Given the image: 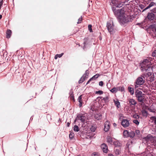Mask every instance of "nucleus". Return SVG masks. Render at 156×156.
I'll return each mask as SVG.
<instances>
[{
	"mask_svg": "<svg viewBox=\"0 0 156 156\" xmlns=\"http://www.w3.org/2000/svg\"><path fill=\"white\" fill-rule=\"evenodd\" d=\"M135 94L138 101L141 103L143 102L144 97V94H143L142 92L138 89L136 91Z\"/></svg>",
	"mask_w": 156,
	"mask_h": 156,
	"instance_id": "7ed1b4c3",
	"label": "nucleus"
},
{
	"mask_svg": "<svg viewBox=\"0 0 156 156\" xmlns=\"http://www.w3.org/2000/svg\"><path fill=\"white\" fill-rule=\"evenodd\" d=\"M129 102L130 105H135L136 104V101L133 99H130L129 100Z\"/></svg>",
	"mask_w": 156,
	"mask_h": 156,
	"instance_id": "ddd939ff",
	"label": "nucleus"
},
{
	"mask_svg": "<svg viewBox=\"0 0 156 156\" xmlns=\"http://www.w3.org/2000/svg\"><path fill=\"white\" fill-rule=\"evenodd\" d=\"M154 144V146H156V139H154L153 141Z\"/></svg>",
	"mask_w": 156,
	"mask_h": 156,
	"instance_id": "79ce46f5",
	"label": "nucleus"
},
{
	"mask_svg": "<svg viewBox=\"0 0 156 156\" xmlns=\"http://www.w3.org/2000/svg\"><path fill=\"white\" fill-rule=\"evenodd\" d=\"M82 20V18L81 17H80L79 19L78 20V22H77V24H79L81 22Z\"/></svg>",
	"mask_w": 156,
	"mask_h": 156,
	"instance_id": "72a5a7b5",
	"label": "nucleus"
},
{
	"mask_svg": "<svg viewBox=\"0 0 156 156\" xmlns=\"http://www.w3.org/2000/svg\"><path fill=\"white\" fill-rule=\"evenodd\" d=\"M73 130L76 132H78L79 129L78 126L75 125L73 127Z\"/></svg>",
	"mask_w": 156,
	"mask_h": 156,
	"instance_id": "393cba45",
	"label": "nucleus"
},
{
	"mask_svg": "<svg viewBox=\"0 0 156 156\" xmlns=\"http://www.w3.org/2000/svg\"><path fill=\"white\" fill-rule=\"evenodd\" d=\"M108 156H114V155L111 154H108Z\"/></svg>",
	"mask_w": 156,
	"mask_h": 156,
	"instance_id": "a18cd8bd",
	"label": "nucleus"
},
{
	"mask_svg": "<svg viewBox=\"0 0 156 156\" xmlns=\"http://www.w3.org/2000/svg\"><path fill=\"white\" fill-rule=\"evenodd\" d=\"M92 80V79L91 78L87 82V84H88Z\"/></svg>",
	"mask_w": 156,
	"mask_h": 156,
	"instance_id": "37998d69",
	"label": "nucleus"
},
{
	"mask_svg": "<svg viewBox=\"0 0 156 156\" xmlns=\"http://www.w3.org/2000/svg\"><path fill=\"white\" fill-rule=\"evenodd\" d=\"M133 122L136 125H138L139 124V122L136 119H134L133 121Z\"/></svg>",
	"mask_w": 156,
	"mask_h": 156,
	"instance_id": "c756f323",
	"label": "nucleus"
},
{
	"mask_svg": "<svg viewBox=\"0 0 156 156\" xmlns=\"http://www.w3.org/2000/svg\"><path fill=\"white\" fill-rule=\"evenodd\" d=\"M69 125H70V124H69V122H67V126L68 127H69Z\"/></svg>",
	"mask_w": 156,
	"mask_h": 156,
	"instance_id": "49530a36",
	"label": "nucleus"
},
{
	"mask_svg": "<svg viewBox=\"0 0 156 156\" xmlns=\"http://www.w3.org/2000/svg\"><path fill=\"white\" fill-rule=\"evenodd\" d=\"M128 89L129 92L130 93L131 95H133L134 93L133 88L132 87H128Z\"/></svg>",
	"mask_w": 156,
	"mask_h": 156,
	"instance_id": "4be33fe9",
	"label": "nucleus"
},
{
	"mask_svg": "<svg viewBox=\"0 0 156 156\" xmlns=\"http://www.w3.org/2000/svg\"><path fill=\"white\" fill-rule=\"evenodd\" d=\"M74 136V134L73 132H71L69 135V137L70 139H73Z\"/></svg>",
	"mask_w": 156,
	"mask_h": 156,
	"instance_id": "c85d7f7f",
	"label": "nucleus"
},
{
	"mask_svg": "<svg viewBox=\"0 0 156 156\" xmlns=\"http://www.w3.org/2000/svg\"><path fill=\"white\" fill-rule=\"evenodd\" d=\"M95 118L97 120L101 119L102 118V115L100 114H97L95 115Z\"/></svg>",
	"mask_w": 156,
	"mask_h": 156,
	"instance_id": "aec40b11",
	"label": "nucleus"
},
{
	"mask_svg": "<svg viewBox=\"0 0 156 156\" xmlns=\"http://www.w3.org/2000/svg\"><path fill=\"white\" fill-rule=\"evenodd\" d=\"M82 95H80L78 98V101L80 103V104L79 105L80 106V107L82 105Z\"/></svg>",
	"mask_w": 156,
	"mask_h": 156,
	"instance_id": "412c9836",
	"label": "nucleus"
},
{
	"mask_svg": "<svg viewBox=\"0 0 156 156\" xmlns=\"http://www.w3.org/2000/svg\"><path fill=\"white\" fill-rule=\"evenodd\" d=\"M113 125H114V126H116V124L115 123H114L113 124Z\"/></svg>",
	"mask_w": 156,
	"mask_h": 156,
	"instance_id": "de8ad7c7",
	"label": "nucleus"
},
{
	"mask_svg": "<svg viewBox=\"0 0 156 156\" xmlns=\"http://www.w3.org/2000/svg\"><path fill=\"white\" fill-rule=\"evenodd\" d=\"M101 147L104 152L106 153L108 152V147L105 144H101Z\"/></svg>",
	"mask_w": 156,
	"mask_h": 156,
	"instance_id": "9b49d317",
	"label": "nucleus"
},
{
	"mask_svg": "<svg viewBox=\"0 0 156 156\" xmlns=\"http://www.w3.org/2000/svg\"><path fill=\"white\" fill-rule=\"evenodd\" d=\"M93 154L94 155H95V154Z\"/></svg>",
	"mask_w": 156,
	"mask_h": 156,
	"instance_id": "603ef678",
	"label": "nucleus"
},
{
	"mask_svg": "<svg viewBox=\"0 0 156 156\" xmlns=\"http://www.w3.org/2000/svg\"><path fill=\"white\" fill-rule=\"evenodd\" d=\"M135 133L137 135H139L140 134V131L139 130H136Z\"/></svg>",
	"mask_w": 156,
	"mask_h": 156,
	"instance_id": "ea45409f",
	"label": "nucleus"
},
{
	"mask_svg": "<svg viewBox=\"0 0 156 156\" xmlns=\"http://www.w3.org/2000/svg\"><path fill=\"white\" fill-rule=\"evenodd\" d=\"M90 131L92 132H94L96 130V128L94 126H91L90 128Z\"/></svg>",
	"mask_w": 156,
	"mask_h": 156,
	"instance_id": "cd10ccee",
	"label": "nucleus"
},
{
	"mask_svg": "<svg viewBox=\"0 0 156 156\" xmlns=\"http://www.w3.org/2000/svg\"><path fill=\"white\" fill-rule=\"evenodd\" d=\"M63 53H62L60 54H57L58 56V57L61 58L63 55Z\"/></svg>",
	"mask_w": 156,
	"mask_h": 156,
	"instance_id": "58836bf2",
	"label": "nucleus"
},
{
	"mask_svg": "<svg viewBox=\"0 0 156 156\" xmlns=\"http://www.w3.org/2000/svg\"><path fill=\"white\" fill-rule=\"evenodd\" d=\"M119 87H114L111 90H110V91L112 93H116L119 90Z\"/></svg>",
	"mask_w": 156,
	"mask_h": 156,
	"instance_id": "4468645a",
	"label": "nucleus"
},
{
	"mask_svg": "<svg viewBox=\"0 0 156 156\" xmlns=\"http://www.w3.org/2000/svg\"><path fill=\"white\" fill-rule=\"evenodd\" d=\"M152 55L153 57H156V50L153 52Z\"/></svg>",
	"mask_w": 156,
	"mask_h": 156,
	"instance_id": "c9c22d12",
	"label": "nucleus"
},
{
	"mask_svg": "<svg viewBox=\"0 0 156 156\" xmlns=\"http://www.w3.org/2000/svg\"><path fill=\"white\" fill-rule=\"evenodd\" d=\"M154 123L156 125V119L155 120V121L154 122Z\"/></svg>",
	"mask_w": 156,
	"mask_h": 156,
	"instance_id": "8fccbe9b",
	"label": "nucleus"
},
{
	"mask_svg": "<svg viewBox=\"0 0 156 156\" xmlns=\"http://www.w3.org/2000/svg\"><path fill=\"white\" fill-rule=\"evenodd\" d=\"M2 16L1 15H0V20L2 18Z\"/></svg>",
	"mask_w": 156,
	"mask_h": 156,
	"instance_id": "09e8293b",
	"label": "nucleus"
},
{
	"mask_svg": "<svg viewBox=\"0 0 156 156\" xmlns=\"http://www.w3.org/2000/svg\"><path fill=\"white\" fill-rule=\"evenodd\" d=\"M151 58H148L144 60L140 64V69L142 72H146L147 71H150L148 72L147 74V78L150 81H152L154 80V77H153V75L152 76L151 71H152V68L151 67Z\"/></svg>",
	"mask_w": 156,
	"mask_h": 156,
	"instance_id": "f03ea898",
	"label": "nucleus"
},
{
	"mask_svg": "<svg viewBox=\"0 0 156 156\" xmlns=\"http://www.w3.org/2000/svg\"><path fill=\"white\" fill-rule=\"evenodd\" d=\"M115 153L117 155L120 154L121 153V152L120 149H116L115 150Z\"/></svg>",
	"mask_w": 156,
	"mask_h": 156,
	"instance_id": "a878e982",
	"label": "nucleus"
},
{
	"mask_svg": "<svg viewBox=\"0 0 156 156\" xmlns=\"http://www.w3.org/2000/svg\"><path fill=\"white\" fill-rule=\"evenodd\" d=\"M102 100L104 101H107L109 99V98L108 96H106L105 98H103L102 97H99Z\"/></svg>",
	"mask_w": 156,
	"mask_h": 156,
	"instance_id": "b1692460",
	"label": "nucleus"
},
{
	"mask_svg": "<svg viewBox=\"0 0 156 156\" xmlns=\"http://www.w3.org/2000/svg\"><path fill=\"white\" fill-rule=\"evenodd\" d=\"M99 85L102 86L103 85V82L102 81H100L99 83Z\"/></svg>",
	"mask_w": 156,
	"mask_h": 156,
	"instance_id": "a19ab883",
	"label": "nucleus"
},
{
	"mask_svg": "<svg viewBox=\"0 0 156 156\" xmlns=\"http://www.w3.org/2000/svg\"><path fill=\"white\" fill-rule=\"evenodd\" d=\"M85 119V117L84 116L81 115H78L77 116L75 121L76 120H80L82 123H83L84 122Z\"/></svg>",
	"mask_w": 156,
	"mask_h": 156,
	"instance_id": "1a4fd4ad",
	"label": "nucleus"
},
{
	"mask_svg": "<svg viewBox=\"0 0 156 156\" xmlns=\"http://www.w3.org/2000/svg\"><path fill=\"white\" fill-rule=\"evenodd\" d=\"M135 136V133L134 132L131 131L129 133V136L131 138Z\"/></svg>",
	"mask_w": 156,
	"mask_h": 156,
	"instance_id": "5701e85b",
	"label": "nucleus"
},
{
	"mask_svg": "<svg viewBox=\"0 0 156 156\" xmlns=\"http://www.w3.org/2000/svg\"><path fill=\"white\" fill-rule=\"evenodd\" d=\"M103 91L101 90H99L96 91L95 94H103Z\"/></svg>",
	"mask_w": 156,
	"mask_h": 156,
	"instance_id": "7c9ffc66",
	"label": "nucleus"
},
{
	"mask_svg": "<svg viewBox=\"0 0 156 156\" xmlns=\"http://www.w3.org/2000/svg\"><path fill=\"white\" fill-rule=\"evenodd\" d=\"M114 145L116 147H119L122 146L121 144L119 141L116 140L113 142Z\"/></svg>",
	"mask_w": 156,
	"mask_h": 156,
	"instance_id": "2eb2a0df",
	"label": "nucleus"
},
{
	"mask_svg": "<svg viewBox=\"0 0 156 156\" xmlns=\"http://www.w3.org/2000/svg\"><path fill=\"white\" fill-rule=\"evenodd\" d=\"M6 33L7 35L6 37L8 38H10L12 33L11 31L10 30H7Z\"/></svg>",
	"mask_w": 156,
	"mask_h": 156,
	"instance_id": "a211bd4d",
	"label": "nucleus"
},
{
	"mask_svg": "<svg viewBox=\"0 0 156 156\" xmlns=\"http://www.w3.org/2000/svg\"><path fill=\"white\" fill-rule=\"evenodd\" d=\"M150 119L151 120H152L153 121H154V122H155V120H156V117H155L154 116H152L151 117Z\"/></svg>",
	"mask_w": 156,
	"mask_h": 156,
	"instance_id": "f704fd0d",
	"label": "nucleus"
},
{
	"mask_svg": "<svg viewBox=\"0 0 156 156\" xmlns=\"http://www.w3.org/2000/svg\"><path fill=\"white\" fill-rule=\"evenodd\" d=\"M110 125L109 122L108 121L106 122L105 123L104 125V131L105 132H107L110 128Z\"/></svg>",
	"mask_w": 156,
	"mask_h": 156,
	"instance_id": "9d476101",
	"label": "nucleus"
},
{
	"mask_svg": "<svg viewBox=\"0 0 156 156\" xmlns=\"http://www.w3.org/2000/svg\"><path fill=\"white\" fill-rule=\"evenodd\" d=\"M113 11L115 15L119 17V21L121 24H124L131 21L132 19L129 14H127L123 9H116L113 8Z\"/></svg>",
	"mask_w": 156,
	"mask_h": 156,
	"instance_id": "f257e3e1",
	"label": "nucleus"
},
{
	"mask_svg": "<svg viewBox=\"0 0 156 156\" xmlns=\"http://www.w3.org/2000/svg\"><path fill=\"white\" fill-rule=\"evenodd\" d=\"M92 25H89L88 26V29L91 32H92V30L91 28Z\"/></svg>",
	"mask_w": 156,
	"mask_h": 156,
	"instance_id": "2f4dec72",
	"label": "nucleus"
},
{
	"mask_svg": "<svg viewBox=\"0 0 156 156\" xmlns=\"http://www.w3.org/2000/svg\"><path fill=\"white\" fill-rule=\"evenodd\" d=\"M88 70H87L86 71L85 73L83 75L80 80H79L78 82L79 83H81L84 81L85 80V78H87L88 77Z\"/></svg>",
	"mask_w": 156,
	"mask_h": 156,
	"instance_id": "0eeeda50",
	"label": "nucleus"
},
{
	"mask_svg": "<svg viewBox=\"0 0 156 156\" xmlns=\"http://www.w3.org/2000/svg\"><path fill=\"white\" fill-rule=\"evenodd\" d=\"M155 4V3L153 2H151L149 5L148 6H147L146 8L145 9H144L143 11H144L146 10V9L150 8L151 7L154 6V5Z\"/></svg>",
	"mask_w": 156,
	"mask_h": 156,
	"instance_id": "dca6fc26",
	"label": "nucleus"
},
{
	"mask_svg": "<svg viewBox=\"0 0 156 156\" xmlns=\"http://www.w3.org/2000/svg\"><path fill=\"white\" fill-rule=\"evenodd\" d=\"M154 17V15L153 13L152 12L149 13H148L147 17L149 20H153Z\"/></svg>",
	"mask_w": 156,
	"mask_h": 156,
	"instance_id": "f8f14e48",
	"label": "nucleus"
},
{
	"mask_svg": "<svg viewBox=\"0 0 156 156\" xmlns=\"http://www.w3.org/2000/svg\"><path fill=\"white\" fill-rule=\"evenodd\" d=\"M115 103L118 108H119L120 105V102L118 101H115Z\"/></svg>",
	"mask_w": 156,
	"mask_h": 156,
	"instance_id": "bb28decb",
	"label": "nucleus"
},
{
	"mask_svg": "<svg viewBox=\"0 0 156 156\" xmlns=\"http://www.w3.org/2000/svg\"><path fill=\"white\" fill-rule=\"evenodd\" d=\"M119 90H121V91H123L124 90V89L122 87H119Z\"/></svg>",
	"mask_w": 156,
	"mask_h": 156,
	"instance_id": "e433bc0d",
	"label": "nucleus"
},
{
	"mask_svg": "<svg viewBox=\"0 0 156 156\" xmlns=\"http://www.w3.org/2000/svg\"><path fill=\"white\" fill-rule=\"evenodd\" d=\"M155 32L156 33V27L155 29Z\"/></svg>",
	"mask_w": 156,
	"mask_h": 156,
	"instance_id": "3c124183",
	"label": "nucleus"
},
{
	"mask_svg": "<svg viewBox=\"0 0 156 156\" xmlns=\"http://www.w3.org/2000/svg\"><path fill=\"white\" fill-rule=\"evenodd\" d=\"M144 82L145 81L142 78V76L138 77L136 80V84L135 85V87L136 88L138 87L137 85H141L143 84Z\"/></svg>",
	"mask_w": 156,
	"mask_h": 156,
	"instance_id": "39448f33",
	"label": "nucleus"
},
{
	"mask_svg": "<svg viewBox=\"0 0 156 156\" xmlns=\"http://www.w3.org/2000/svg\"><path fill=\"white\" fill-rule=\"evenodd\" d=\"M124 4L125 2H122L121 0H112L111 3V5L115 6L112 7V9L113 8L114 9H115V7H121Z\"/></svg>",
	"mask_w": 156,
	"mask_h": 156,
	"instance_id": "20e7f679",
	"label": "nucleus"
},
{
	"mask_svg": "<svg viewBox=\"0 0 156 156\" xmlns=\"http://www.w3.org/2000/svg\"><path fill=\"white\" fill-rule=\"evenodd\" d=\"M139 89H140V90H141V88H139Z\"/></svg>",
	"mask_w": 156,
	"mask_h": 156,
	"instance_id": "864d4df0",
	"label": "nucleus"
},
{
	"mask_svg": "<svg viewBox=\"0 0 156 156\" xmlns=\"http://www.w3.org/2000/svg\"><path fill=\"white\" fill-rule=\"evenodd\" d=\"M133 117L134 118H138L139 117L138 115L136 114H135L133 115Z\"/></svg>",
	"mask_w": 156,
	"mask_h": 156,
	"instance_id": "4c0bfd02",
	"label": "nucleus"
},
{
	"mask_svg": "<svg viewBox=\"0 0 156 156\" xmlns=\"http://www.w3.org/2000/svg\"><path fill=\"white\" fill-rule=\"evenodd\" d=\"M58 58V56L57 54L55 56V59H57Z\"/></svg>",
	"mask_w": 156,
	"mask_h": 156,
	"instance_id": "c03bdc74",
	"label": "nucleus"
},
{
	"mask_svg": "<svg viewBox=\"0 0 156 156\" xmlns=\"http://www.w3.org/2000/svg\"><path fill=\"white\" fill-rule=\"evenodd\" d=\"M98 76H99L98 74H96V75H95L93 76L91 78H92V80H93V79H96L97 78H98Z\"/></svg>",
	"mask_w": 156,
	"mask_h": 156,
	"instance_id": "473e14b6",
	"label": "nucleus"
},
{
	"mask_svg": "<svg viewBox=\"0 0 156 156\" xmlns=\"http://www.w3.org/2000/svg\"><path fill=\"white\" fill-rule=\"evenodd\" d=\"M129 132L127 130H125L123 133V136L126 137H129Z\"/></svg>",
	"mask_w": 156,
	"mask_h": 156,
	"instance_id": "6ab92c4d",
	"label": "nucleus"
},
{
	"mask_svg": "<svg viewBox=\"0 0 156 156\" xmlns=\"http://www.w3.org/2000/svg\"><path fill=\"white\" fill-rule=\"evenodd\" d=\"M107 142L109 143L110 144H112L113 142V140L112 138L110 136H108L107 138Z\"/></svg>",
	"mask_w": 156,
	"mask_h": 156,
	"instance_id": "f3484780",
	"label": "nucleus"
},
{
	"mask_svg": "<svg viewBox=\"0 0 156 156\" xmlns=\"http://www.w3.org/2000/svg\"><path fill=\"white\" fill-rule=\"evenodd\" d=\"M121 124L124 127H126L129 126V123L128 120L126 119H123L122 121Z\"/></svg>",
	"mask_w": 156,
	"mask_h": 156,
	"instance_id": "6e6552de",
	"label": "nucleus"
},
{
	"mask_svg": "<svg viewBox=\"0 0 156 156\" xmlns=\"http://www.w3.org/2000/svg\"><path fill=\"white\" fill-rule=\"evenodd\" d=\"M107 27L109 32L111 34H112L115 32V30L113 28V24L112 22V24L111 22H108L107 23Z\"/></svg>",
	"mask_w": 156,
	"mask_h": 156,
	"instance_id": "423d86ee",
	"label": "nucleus"
}]
</instances>
